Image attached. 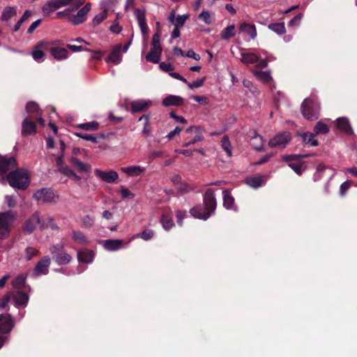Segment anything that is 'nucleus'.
Returning a JSON list of instances; mask_svg holds the SVG:
<instances>
[{
    "mask_svg": "<svg viewBox=\"0 0 357 357\" xmlns=\"http://www.w3.org/2000/svg\"><path fill=\"white\" fill-rule=\"evenodd\" d=\"M50 52L55 59L59 61L66 59L68 57V50L63 47H50Z\"/></svg>",
    "mask_w": 357,
    "mask_h": 357,
    "instance_id": "36",
    "label": "nucleus"
},
{
    "mask_svg": "<svg viewBox=\"0 0 357 357\" xmlns=\"http://www.w3.org/2000/svg\"><path fill=\"white\" fill-rule=\"evenodd\" d=\"M121 194L123 198L125 199H133L135 194L130 192L128 188L122 187Z\"/></svg>",
    "mask_w": 357,
    "mask_h": 357,
    "instance_id": "60",
    "label": "nucleus"
},
{
    "mask_svg": "<svg viewBox=\"0 0 357 357\" xmlns=\"http://www.w3.org/2000/svg\"><path fill=\"white\" fill-rule=\"evenodd\" d=\"M84 4L83 0H49L43 7L45 13L61 7L72 5V8H66L63 11L56 13L59 20H68L70 22H84L87 19V15L91 9V3H86L82 8L77 10Z\"/></svg>",
    "mask_w": 357,
    "mask_h": 357,
    "instance_id": "1",
    "label": "nucleus"
},
{
    "mask_svg": "<svg viewBox=\"0 0 357 357\" xmlns=\"http://www.w3.org/2000/svg\"><path fill=\"white\" fill-rule=\"evenodd\" d=\"M33 198L43 202L52 203L55 201L57 196L54 194L52 188H43L36 190L33 193Z\"/></svg>",
    "mask_w": 357,
    "mask_h": 357,
    "instance_id": "11",
    "label": "nucleus"
},
{
    "mask_svg": "<svg viewBox=\"0 0 357 357\" xmlns=\"http://www.w3.org/2000/svg\"><path fill=\"white\" fill-rule=\"evenodd\" d=\"M5 203L7 204L8 207L10 208H13L16 206V200H15V197L13 195H6L5 196Z\"/></svg>",
    "mask_w": 357,
    "mask_h": 357,
    "instance_id": "57",
    "label": "nucleus"
},
{
    "mask_svg": "<svg viewBox=\"0 0 357 357\" xmlns=\"http://www.w3.org/2000/svg\"><path fill=\"white\" fill-rule=\"evenodd\" d=\"M160 41V34L159 32H156L153 36L151 50L162 52V47Z\"/></svg>",
    "mask_w": 357,
    "mask_h": 357,
    "instance_id": "45",
    "label": "nucleus"
},
{
    "mask_svg": "<svg viewBox=\"0 0 357 357\" xmlns=\"http://www.w3.org/2000/svg\"><path fill=\"white\" fill-rule=\"evenodd\" d=\"M94 258V252L92 250L83 249L77 251V260L80 263H91Z\"/></svg>",
    "mask_w": 357,
    "mask_h": 357,
    "instance_id": "29",
    "label": "nucleus"
},
{
    "mask_svg": "<svg viewBox=\"0 0 357 357\" xmlns=\"http://www.w3.org/2000/svg\"><path fill=\"white\" fill-rule=\"evenodd\" d=\"M0 183L6 185L7 183L13 188L26 190L30 183L28 172L24 169L16 168L6 175L0 177Z\"/></svg>",
    "mask_w": 357,
    "mask_h": 357,
    "instance_id": "3",
    "label": "nucleus"
},
{
    "mask_svg": "<svg viewBox=\"0 0 357 357\" xmlns=\"http://www.w3.org/2000/svg\"><path fill=\"white\" fill-rule=\"evenodd\" d=\"M352 182L351 181H346L343 182L340 187V195L341 196L345 195L351 185Z\"/></svg>",
    "mask_w": 357,
    "mask_h": 357,
    "instance_id": "56",
    "label": "nucleus"
},
{
    "mask_svg": "<svg viewBox=\"0 0 357 357\" xmlns=\"http://www.w3.org/2000/svg\"><path fill=\"white\" fill-rule=\"evenodd\" d=\"M49 227L51 228L52 230H57L59 229V227L54 222L52 218L47 216L40 218V228L41 229H44Z\"/></svg>",
    "mask_w": 357,
    "mask_h": 357,
    "instance_id": "37",
    "label": "nucleus"
},
{
    "mask_svg": "<svg viewBox=\"0 0 357 357\" xmlns=\"http://www.w3.org/2000/svg\"><path fill=\"white\" fill-rule=\"evenodd\" d=\"M70 162L79 172H86L89 169V167L77 158H72Z\"/></svg>",
    "mask_w": 357,
    "mask_h": 357,
    "instance_id": "42",
    "label": "nucleus"
},
{
    "mask_svg": "<svg viewBox=\"0 0 357 357\" xmlns=\"http://www.w3.org/2000/svg\"><path fill=\"white\" fill-rule=\"evenodd\" d=\"M75 135L80 139L91 141L93 143L98 142L97 137L93 135L84 132H77Z\"/></svg>",
    "mask_w": 357,
    "mask_h": 357,
    "instance_id": "51",
    "label": "nucleus"
},
{
    "mask_svg": "<svg viewBox=\"0 0 357 357\" xmlns=\"http://www.w3.org/2000/svg\"><path fill=\"white\" fill-rule=\"evenodd\" d=\"M50 263L51 260L48 256H45L38 261L33 268V274L34 277L47 275L49 272Z\"/></svg>",
    "mask_w": 357,
    "mask_h": 357,
    "instance_id": "15",
    "label": "nucleus"
},
{
    "mask_svg": "<svg viewBox=\"0 0 357 357\" xmlns=\"http://www.w3.org/2000/svg\"><path fill=\"white\" fill-rule=\"evenodd\" d=\"M184 104V99L176 95H168L162 99V105L165 107H180Z\"/></svg>",
    "mask_w": 357,
    "mask_h": 357,
    "instance_id": "23",
    "label": "nucleus"
},
{
    "mask_svg": "<svg viewBox=\"0 0 357 357\" xmlns=\"http://www.w3.org/2000/svg\"><path fill=\"white\" fill-rule=\"evenodd\" d=\"M184 24H174L175 26L172 32V38L174 39L180 36V28L183 26Z\"/></svg>",
    "mask_w": 357,
    "mask_h": 357,
    "instance_id": "61",
    "label": "nucleus"
},
{
    "mask_svg": "<svg viewBox=\"0 0 357 357\" xmlns=\"http://www.w3.org/2000/svg\"><path fill=\"white\" fill-rule=\"evenodd\" d=\"M99 124L96 121H91L88 123H80L78 128L85 130H96L98 128Z\"/></svg>",
    "mask_w": 357,
    "mask_h": 357,
    "instance_id": "50",
    "label": "nucleus"
},
{
    "mask_svg": "<svg viewBox=\"0 0 357 357\" xmlns=\"http://www.w3.org/2000/svg\"><path fill=\"white\" fill-rule=\"evenodd\" d=\"M326 171L330 172L328 180L325 185V190L326 192H328L329 183L336 174V171L334 169L331 168L330 167L324 165L323 164H320L317 167V172L314 174L313 178L314 181L321 180L323 177L322 174Z\"/></svg>",
    "mask_w": 357,
    "mask_h": 357,
    "instance_id": "14",
    "label": "nucleus"
},
{
    "mask_svg": "<svg viewBox=\"0 0 357 357\" xmlns=\"http://www.w3.org/2000/svg\"><path fill=\"white\" fill-rule=\"evenodd\" d=\"M251 133L252 135L251 136L250 144L252 148L257 151H264V138L256 130H253Z\"/></svg>",
    "mask_w": 357,
    "mask_h": 357,
    "instance_id": "26",
    "label": "nucleus"
},
{
    "mask_svg": "<svg viewBox=\"0 0 357 357\" xmlns=\"http://www.w3.org/2000/svg\"><path fill=\"white\" fill-rule=\"evenodd\" d=\"M36 133V125L33 119L25 117L22 123V135L23 136L33 135Z\"/></svg>",
    "mask_w": 357,
    "mask_h": 357,
    "instance_id": "17",
    "label": "nucleus"
},
{
    "mask_svg": "<svg viewBox=\"0 0 357 357\" xmlns=\"http://www.w3.org/2000/svg\"><path fill=\"white\" fill-rule=\"evenodd\" d=\"M268 29L278 35L283 34L286 32L284 24H268Z\"/></svg>",
    "mask_w": 357,
    "mask_h": 357,
    "instance_id": "48",
    "label": "nucleus"
},
{
    "mask_svg": "<svg viewBox=\"0 0 357 357\" xmlns=\"http://www.w3.org/2000/svg\"><path fill=\"white\" fill-rule=\"evenodd\" d=\"M71 238L77 245H86L89 243V240L86 234L80 230H73L71 233Z\"/></svg>",
    "mask_w": 357,
    "mask_h": 357,
    "instance_id": "27",
    "label": "nucleus"
},
{
    "mask_svg": "<svg viewBox=\"0 0 357 357\" xmlns=\"http://www.w3.org/2000/svg\"><path fill=\"white\" fill-rule=\"evenodd\" d=\"M26 111L29 114L27 117L33 119L34 116H37L40 113L39 107L35 102H29L26 105Z\"/></svg>",
    "mask_w": 357,
    "mask_h": 357,
    "instance_id": "38",
    "label": "nucleus"
},
{
    "mask_svg": "<svg viewBox=\"0 0 357 357\" xmlns=\"http://www.w3.org/2000/svg\"><path fill=\"white\" fill-rule=\"evenodd\" d=\"M223 206L227 210L238 211V207L235 205L234 197L229 190L222 191Z\"/></svg>",
    "mask_w": 357,
    "mask_h": 357,
    "instance_id": "22",
    "label": "nucleus"
},
{
    "mask_svg": "<svg viewBox=\"0 0 357 357\" xmlns=\"http://www.w3.org/2000/svg\"><path fill=\"white\" fill-rule=\"evenodd\" d=\"M162 52L151 50L146 54V60L149 62L158 63L160 61Z\"/></svg>",
    "mask_w": 357,
    "mask_h": 357,
    "instance_id": "46",
    "label": "nucleus"
},
{
    "mask_svg": "<svg viewBox=\"0 0 357 357\" xmlns=\"http://www.w3.org/2000/svg\"><path fill=\"white\" fill-rule=\"evenodd\" d=\"M15 324V319L11 315L0 314V335H9Z\"/></svg>",
    "mask_w": 357,
    "mask_h": 357,
    "instance_id": "13",
    "label": "nucleus"
},
{
    "mask_svg": "<svg viewBox=\"0 0 357 357\" xmlns=\"http://www.w3.org/2000/svg\"><path fill=\"white\" fill-rule=\"evenodd\" d=\"M94 173L95 175L100 178L102 181L109 183H114L119 178L118 173L113 170L105 172L98 169H96L94 170Z\"/></svg>",
    "mask_w": 357,
    "mask_h": 357,
    "instance_id": "18",
    "label": "nucleus"
},
{
    "mask_svg": "<svg viewBox=\"0 0 357 357\" xmlns=\"http://www.w3.org/2000/svg\"><path fill=\"white\" fill-rule=\"evenodd\" d=\"M260 53H261V54L265 55L264 59H261L259 60V66L261 68H265L267 66L268 60L271 61V60H273L275 59L272 56L269 55L265 50H260Z\"/></svg>",
    "mask_w": 357,
    "mask_h": 357,
    "instance_id": "52",
    "label": "nucleus"
},
{
    "mask_svg": "<svg viewBox=\"0 0 357 357\" xmlns=\"http://www.w3.org/2000/svg\"><path fill=\"white\" fill-rule=\"evenodd\" d=\"M260 50L257 52H242L241 61L245 64L255 63L260 59Z\"/></svg>",
    "mask_w": 357,
    "mask_h": 357,
    "instance_id": "30",
    "label": "nucleus"
},
{
    "mask_svg": "<svg viewBox=\"0 0 357 357\" xmlns=\"http://www.w3.org/2000/svg\"><path fill=\"white\" fill-rule=\"evenodd\" d=\"M134 15L137 20V22H144L146 20L145 11L143 9H135L134 10Z\"/></svg>",
    "mask_w": 357,
    "mask_h": 357,
    "instance_id": "53",
    "label": "nucleus"
},
{
    "mask_svg": "<svg viewBox=\"0 0 357 357\" xmlns=\"http://www.w3.org/2000/svg\"><path fill=\"white\" fill-rule=\"evenodd\" d=\"M146 168L141 166H128L121 168V171L128 176H139L143 174Z\"/></svg>",
    "mask_w": 357,
    "mask_h": 357,
    "instance_id": "32",
    "label": "nucleus"
},
{
    "mask_svg": "<svg viewBox=\"0 0 357 357\" xmlns=\"http://www.w3.org/2000/svg\"><path fill=\"white\" fill-rule=\"evenodd\" d=\"M159 66L165 72H170L174 69V66L170 63L161 62Z\"/></svg>",
    "mask_w": 357,
    "mask_h": 357,
    "instance_id": "63",
    "label": "nucleus"
},
{
    "mask_svg": "<svg viewBox=\"0 0 357 357\" xmlns=\"http://www.w3.org/2000/svg\"><path fill=\"white\" fill-rule=\"evenodd\" d=\"M169 116L171 118L174 119L178 123H187L186 119L183 116H178V115L176 114L174 112H171L169 113Z\"/></svg>",
    "mask_w": 357,
    "mask_h": 357,
    "instance_id": "62",
    "label": "nucleus"
},
{
    "mask_svg": "<svg viewBox=\"0 0 357 357\" xmlns=\"http://www.w3.org/2000/svg\"><path fill=\"white\" fill-rule=\"evenodd\" d=\"M160 222L165 230L169 231L175 225L172 218V212L169 208L164 209L161 216Z\"/></svg>",
    "mask_w": 357,
    "mask_h": 357,
    "instance_id": "21",
    "label": "nucleus"
},
{
    "mask_svg": "<svg viewBox=\"0 0 357 357\" xmlns=\"http://www.w3.org/2000/svg\"><path fill=\"white\" fill-rule=\"evenodd\" d=\"M297 136L300 137L302 142L309 146H317L319 142L315 139V134L310 132H298Z\"/></svg>",
    "mask_w": 357,
    "mask_h": 357,
    "instance_id": "24",
    "label": "nucleus"
},
{
    "mask_svg": "<svg viewBox=\"0 0 357 357\" xmlns=\"http://www.w3.org/2000/svg\"><path fill=\"white\" fill-rule=\"evenodd\" d=\"M255 75L259 80L264 83H268L272 79L271 73L268 71L255 72Z\"/></svg>",
    "mask_w": 357,
    "mask_h": 357,
    "instance_id": "49",
    "label": "nucleus"
},
{
    "mask_svg": "<svg viewBox=\"0 0 357 357\" xmlns=\"http://www.w3.org/2000/svg\"><path fill=\"white\" fill-rule=\"evenodd\" d=\"M82 222L85 227H91L94 224V218L86 215L83 218Z\"/></svg>",
    "mask_w": 357,
    "mask_h": 357,
    "instance_id": "59",
    "label": "nucleus"
},
{
    "mask_svg": "<svg viewBox=\"0 0 357 357\" xmlns=\"http://www.w3.org/2000/svg\"><path fill=\"white\" fill-rule=\"evenodd\" d=\"M26 258L27 260H31L32 257L36 256L38 251L33 247H28L26 250Z\"/></svg>",
    "mask_w": 357,
    "mask_h": 357,
    "instance_id": "58",
    "label": "nucleus"
},
{
    "mask_svg": "<svg viewBox=\"0 0 357 357\" xmlns=\"http://www.w3.org/2000/svg\"><path fill=\"white\" fill-rule=\"evenodd\" d=\"M119 0H100L99 6L100 12L95 15L93 22H102L114 13Z\"/></svg>",
    "mask_w": 357,
    "mask_h": 357,
    "instance_id": "7",
    "label": "nucleus"
},
{
    "mask_svg": "<svg viewBox=\"0 0 357 357\" xmlns=\"http://www.w3.org/2000/svg\"><path fill=\"white\" fill-rule=\"evenodd\" d=\"M16 15V10L14 7H6L2 12L1 20L3 21H9Z\"/></svg>",
    "mask_w": 357,
    "mask_h": 357,
    "instance_id": "44",
    "label": "nucleus"
},
{
    "mask_svg": "<svg viewBox=\"0 0 357 357\" xmlns=\"http://www.w3.org/2000/svg\"><path fill=\"white\" fill-rule=\"evenodd\" d=\"M185 132L188 134L195 133V135L192 139H186V141L183 144V146L184 147H188L204 139L202 131L200 127L190 126L185 130Z\"/></svg>",
    "mask_w": 357,
    "mask_h": 357,
    "instance_id": "16",
    "label": "nucleus"
},
{
    "mask_svg": "<svg viewBox=\"0 0 357 357\" xmlns=\"http://www.w3.org/2000/svg\"><path fill=\"white\" fill-rule=\"evenodd\" d=\"M266 176H252V177H248L245 182V183L249 185L250 187L257 189L264 185H265L266 182Z\"/></svg>",
    "mask_w": 357,
    "mask_h": 357,
    "instance_id": "25",
    "label": "nucleus"
},
{
    "mask_svg": "<svg viewBox=\"0 0 357 357\" xmlns=\"http://www.w3.org/2000/svg\"><path fill=\"white\" fill-rule=\"evenodd\" d=\"M221 146L229 158L232 156L231 143L227 136H224L221 139Z\"/></svg>",
    "mask_w": 357,
    "mask_h": 357,
    "instance_id": "47",
    "label": "nucleus"
},
{
    "mask_svg": "<svg viewBox=\"0 0 357 357\" xmlns=\"http://www.w3.org/2000/svg\"><path fill=\"white\" fill-rule=\"evenodd\" d=\"M26 275L20 274L12 282V285L14 289L21 290L25 285Z\"/></svg>",
    "mask_w": 357,
    "mask_h": 357,
    "instance_id": "39",
    "label": "nucleus"
},
{
    "mask_svg": "<svg viewBox=\"0 0 357 357\" xmlns=\"http://www.w3.org/2000/svg\"><path fill=\"white\" fill-rule=\"evenodd\" d=\"M103 248L108 251H116L123 247V241L120 239H107L102 241Z\"/></svg>",
    "mask_w": 357,
    "mask_h": 357,
    "instance_id": "28",
    "label": "nucleus"
},
{
    "mask_svg": "<svg viewBox=\"0 0 357 357\" xmlns=\"http://www.w3.org/2000/svg\"><path fill=\"white\" fill-rule=\"evenodd\" d=\"M151 103V101L139 99L132 101L130 103V110L132 113L139 112L144 110Z\"/></svg>",
    "mask_w": 357,
    "mask_h": 357,
    "instance_id": "34",
    "label": "nucleus"
},
{
    "mask_svg": "<svg viewBox=\"0 0 357 357\" xmlns=\"http://www.w3.org/2000/svg\"><path fill=\"white\" fill-rule=\"evenodd\" d=\"M15 220V214L11 211L0 212V239L6 238Z\"/></svg>",
    "mask_w": 357,
    "mask_h": 357,
    "instance_id": "5",
    "label": "nucleus"
},
{
    "mask_svg": "<svg viewBox=\"0 0 357 357\" xmlns=\"http://www.w3.org/2000/svg\"><path fill=\"white\" fill-rule=\"evenodd\" d=\"M191 190V188L190 185L186 183H182L180 184V185L178 187V191L181 194H184Z\"/></svg>",
    "mask_w": 357,
    "mask_h": 357,
    "instance_id": "64",
    "label": "nucleus"
},
{
    "mask_svg": "<svg viewBox=\"0 0 357 357\" xmlns=\"http://www.w3.org/2000/svg\"><path fill=\"white\" fill-rule=\"evenodd\" d=\"M17 162L13 156H0V176H6L9 172L15 170Z\"/></svg>",
    "mask_w": 357,
    "mask_h": 357,
    "instance_id": "10",
    "label": "nucleus"
},
{
    "mask_svg": "<svg viewBox=\"0 0 357 357\" xmlns=\"http://www.w3.org/2000/svg\"><path fill=\"white\" fill-rule=\"evenodd\" d=\"M301 112L303 116L309 121H315L319 116V104L317 101L305 98L301 105Z\"/></svg>",
    "mask_w": 357,
    "mask_h": 357,
    "instance_id": "6",
    "label": "nucleus"
},
{
    "mask_svg": "<svg viewBox=\"0 0 357 357\" xmlns=\"http://www.w3.org/2000/svg\"><path fill=\"white\" fill-rule=\"evenodd\" d=\"M205 79H206L205 77H202V78L199 79L192 82H188L187 85H188V88L190 89H197V88L202 87L204 85Z\"/></svg>",
    "mask_w": 357,
    "mask_h": 357,
    "instance_id": "54",
    "label": "nucleus"
},
{
    "mask_svg": "<svg viewBox=\"0 0 357 357\" xmlns=\"http://www.w3.org/2000/svg\"><path fill=\"white\" fill-rule=\"evenodd\" d=\"M12 297H13V300L15 303V305L17 307H25L27 305L29 300V295L26 293H25L21 290H17L15 292H14L13 294Z\"/></svg>",
    "mask_w": 357,
    "mask_h": 357,
    "instance_id": "20",
    "label": "nucleus"
},
{
    "mask_svg": "<svg viewBox=\"0 0 357 357\" xmlns=\"http://www.w3.org/2000/svg\"><path fill=\"white\" fill-rule=\"evenodd\" d=\"M153 236L154 231L152 229H145L141 234L137 235V236L140 237L144 241H149L151 239Z\"/></svg>",
    "mask_w": 357,
    "mask_h": 357,
    "instance_id": "55",
    "label": "nucleus"
},
{
    "mask_svg": "<svg viewBox=\"0 0 357 357\" xmlns=\"http://www.w3.org/2000/svg\"><path fill=\"white\" fill-rule=\"evenodd\" d=\"M50 252L54 261L59 266L68 264L72 260V256L67 252L63 243L52 245Z\"/></svg>",
    "mask_w": 357,
    "mask_h": 357,
    "instance_id": "4",
    "label": "nucleus"
},
{
    "mask_svg": "<svg viewBox=\"0 0 357 357\" xmlns=\"http://www.w3.org/2000/svg\"><path fill=\"white\" fill-rule=\"evenodd\" d=\"M314 155H316V153L285 155L282 157V160L289 162V167L291 168L296 174L301 175L304 170L301 168V164L300 162L301 159Z\"/></svg>",
    "mask_w": 357,
    "mask_h": 357,
    "instance_id": "8",
    "label": "nucleus"
},
{
    "mask_svg": "<svg viewBox=\"0 0 357 357\" xmlns=\"http://www.w3.org/2000/svg\"><path fill=\"white\" fill-rule=\"evenodd\" d=\"M132 44V39H130L122 48L121 44L116 45L112 50L108 58L107 59V62H112L114 64H119L122 61V55L121 54V50L123 52L126 53L130 45Z\"/></svg>",
    "mask_w": 357,
    "mask_h": 357,
    "instance_id": "9",
    "label": "nucleus"
},
{
    "mask_svg": "<svg viewBox=\"0 0 357 357\" xmlns=\"http://www.w3.org/2000/svg\"><path fill=\"white\" fill-rule=\"evenodd\" d=\"M204 206L197 205L190 209V213L195 218L206 220L215 211L217 201L215 191L212 188L206 190L203 196Z\"/></svg>",
    "mask_w": 357,
    "mask_h": 357,
    "instance_id": "2",
    "label": "nucleus"
},
{
    "mask_svg": "<svg viewBox=\"0 0 357 357\" xmlns=\"http://www.w3.org/2000/svg\"><path fill=\"white\" fill-rule=\"evenodd\" d=\"M290 140V133L289 132H282L271 139L268 145L271 148H284Z\"/></svg>",
    "mask_w": 357,
    "mask_h": 357,
    "instance_id": "12",
    "label": "nucleus"
},
{
    "mask_svg": "<svg viewBox=\"0 0 357 357\" xmlns=\"http://www.w3.org/2000/svg\"><path fill=\"white\" fill-rule=\"evenodd\" d=\"M236 34L235 26L231 24L225 28L220 33L221 38L223 40H229Z\"/></svg>",
    "mask_w": 357,
    "mask_h": 357,
    "instance_id": "40",
    "label": "nucleus"
},
{
    "mask_svg": "<svg viewBox=\"0 0 357 357\" xmlns=\"http://www.w3.org/2000/svg\"><path fill=\"white\" fill-rule=\"evenodd\" d=\"M40 225V218L37 212L34 213L24 224L23 229L28 234H31L36 229V225Z\"/></svg>",
    "mask_w": 357,
    "mask_h": 357,
    "instance_id": "19",
    "label": "nucleus"
},
{
    "mask_svg": "<svg viewBox=\"0 0 357 357\" xmlns=\"http://www.w3.org/2000/svg\"><path fill=\"white\" fill-rule=\"evenodd\" d=\"M240 33L248 35L251 39H254L257 36V30L254 24H241Z\"/></svg>",
    "mask_w": 357,
    "mask_h": 357,
    "instance_id": "35",
    "label": "nucleus"
},
{
    "mask_svg": "<svg viewBox=\"0 0 357 357\" xmlns=\"http://www.w3.org/2000/svg\"><path fill=\"white\" fill-rule=\"evenodd\" d=\"M47 44V43L46 42L41 41L34 47L32 52V56L36 61L40 63L44 61L45 54L43 51L41 50V47L43 46H46Z\"/></svg>",
    "mask_w": 357,
    "mask_h": 357,
    "instance_id": "33",
    "label": "nucleus"
},
{
    "mask_svg": "<svg viewBox=\"0 0 357 357\" xmlns=\"http://www.w3.org/2000/svg\"><path fill=\"white\" fill-rule=\"evenodd\" d=\"M188 18V14L178 15L176 17V13L174 10H172L168 16L169 22H185Z\"/></svg>",
    "mask_w": 357,
    "mask_h": 357,
    "instance_id": "41",
    "label": "nucleus"
},
{
    "mask_svg": "<svg viewBox=\"0 0 357 357\" xmlns=\"http://www.w3.org/2000/svg\"><path fill=\"white\" fill-rule=\"evenodd\" d=\"M337 128L348 135H354V131L351 127L349 120L345 117H340L337 119Z\"/></svg>",
    "mask_w": 357,
    "mask_h": 357,
    "instance_id": "31",
    "label": "nucleus"
},
{
    "mask_svg": "<svg viewBox=\"0 0 357 357\" xmlns=\"http://www.w3.org/2000/svg\"><path fill=\"white\" fill-rule=\"evenodd\" d=\"M314 134H315V135L321 134L324 135L329 132V128L326 123H323L322 121H319L314 126Z\"/></svg>",
    "mask_w": 357,
    "mask_h": 357,
    "instance_id": "43",
    "label": "nucleus"
}]
</instances>
